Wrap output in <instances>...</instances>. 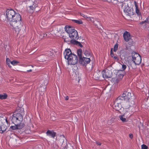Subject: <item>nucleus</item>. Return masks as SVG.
<instances>
[{"label": "nucleus", "instance_id": "38", "mask_svg": "<svg viewBox=\"0 0 149 149\" xmlns=\"http://www.w3.org/2000/svg\"><path fill=\"white\" fill-rule=\"evenodd\" d=\"M113 120H114V119H113V118L111 119H110L108 120V123H112V122L113 121Z\"/></svg>", "mask_w": 149, "mask_h": 149}, {"label": "nucleus", "instance_id": "42", "mask_svg": "<svg viewBox=\"0 0 149 149\" xmlns=\"http://www.w3.org/2000/svg\"><path fill=\"white\" fill-rule=\"evenodd\" d=\"M29 7L32 10L35 9V6H30Z\"/></svg>", "mask_w": 149, "mask_h": 149}, {"label": "nucleus", "instance_id": "44", "mask_svg": "<svg viewBox=\"0 0 149 149\" xmlns=\"http://www.w3.org/2000/svg\"><path fill=\"white\" fill-rule=\"evenodd\" d=\"M114 59L116 60L117 61H118V58L117 56H113V57Z\"/></svg>", "mask_w": 149, "mask_h": 149}, {"label": "nucleus", "instance_id": "43", "mask_svg": "<svg viewBox=\"0 0 149 149\" xmlns=\"http://www.w3.org/2000/svg\"><path fill=\"white\" fill-rule=\"evenodd\" d=\"M87 20L88 21H90L91 22L92 21V19L90 17H87Z\"/></svg>", "mask_w": 149, "mask_h": 149}, {"label": "nucleus", "instance_id": "37", "mask_svg": "<svg viewBox=\"0 0 149 149\" xmlns=\"http://www.w3.org/2000/svg\"><path fill=\"white\" fill-rule=\"evenodd\" d=\"M97 73H96L94 75H93V76H94V77L95 78H97V79H99V78H100V76H97H97Z\"/></svg>", "mask_w": 149, "mask_h": 149}, {"label": "nucleus", "instance_id": "52", "mask_svg": "<svg viewBox=\"0 0 149 149\" xmlns=\"http://www.w3.org/2000/svg\"><path fill=\"white\" fill-rule=\"evenodd\" d=\"M47 35V34H43V37H46Z\"/></svg>", "mask_w": 149, "mask_h": 149}, {"label": "nucleus", "instance_id": "15", "mask_svg": "<svg viewBox=\"0 0 149 149\" xmlns=\"http://www.w3.org/2000/svg\"><path fill=\"white\" fill-rule=\"evenodd\" d=\"M46 134L47 136H51L53 138H54L56 134V133L54 132L53 130H48L47 131Z\"/></svg>", "mask_w": 149, "mask_h": 149}, {"label": "nucleus", "instance_id": "56", "mask_svg": "<svg viewBox=\"0 0 149 149\" xmlns=\"http://www.w3.org/2000/svg\"><path fill=\"white\" fill-rule=\"evenodd\" d=\"M133 104H134V102L133 101Z\"/></svg>", "mask_w": 149, "mask_h": 149}, {"label": "nucleus", "instance_id": "47", "mask_svg": "<svg viewBox=\"0 0 149 149\" xmlns=\"http://www.w3.org/2000/svg\"><path fill=\"white\" fill-rule=\"evenodd\" d=\"M96 143L98 145L100 146L101 145V143L100 142H96Z\"/></svg>", "mask_w": 149, "mask_h": 149}, {"label": "nucleus", "instance_id": "32", "mask_svg": "<svg viewBox=\"0 0 149 149\" xmlns=\"http://www.w3.org/2000/svg\"><path fill=\"white\" fill-rule=\"evenodd\" d=\"M84 54L86 56H89L90 55V53L87 50H85L84 52Z\"/></svg>", "mask_w": 149, "mask_h": 149}, {"label": "nucleus", "instance_id": "4", "mask_svg": "<svg viewBox=\"0 0 149 149\" xmlns=\"http://www.w3.org/2000/svg\"><path fill=\"white\" fill-rule=\"evenodd\" d=\"M122 8L124 12L127 15L131 16L134 15L133 10L132 7H129L127 3H123Z\"/></svg>", "mask_w": 149, "mask_h": 149}, {"label": "nucleus", "instance_id": "39", "mask_svg": "<svg viewBox=\"0 0 149 149\" xmlns=\"http://www.w3.org/2000/svg\"><path fill=\"white\" fill-rule=\"evenodd\" d=\"M134 5H135V7H136V8H138V5H137V3L136 1H134Z\"/></svg>", "mask_w": 149, "mask_h": 149}, {"label": "nucleus", "instance_id": "1", "mask_svg": "<svg viewBox=\"0 0 149 149\" xmlns=\"http://www.w3.org/2000/svg\"><path fill=\"white\" fill-rule=\"evenodd\" d=\"M9 21L10 24L14 29L16 33L18 34L23 26L20 15L16 13Z\"/></svg>", "mask_w": 149, "mask_h": 149}, {"label": "nucleus", "instance_id": "31", "mask_svg": "<svg viewBox=\"0 0 149 149\" xmlns=\"http://www.w3.org/2000/svg\"><path fill=\"white\" fill-rule=\"evenodd\" d=\"M118 43H116L113 49V51L114 52H116L118 48Z\"/></svg>", "mask_w": 149, "mask_h": 149}, {"label": "nucleus", "instance_id": "50", "mask_svg": "<svg viewBox=\"0 0 149 149\" xmlns=\"http://www.w3.org/2000/svg\"><path fill=\"white\" fill-rule=\"evenodd\" d=\"M10 63H7V65H8L9 67L10 68V67H11V66L10 65Z\"/></svg>", "mask_w": 149, "mask_h": 149}, {"label": "nucleus", "instance_id": "18", "mask_svg": "<svg viewBox=\"0 0 149 149\" xmlns=\"http://www.w3.org/2000/svg\"><path fill=\"white\" fill-rule=\"evenodd\" d=\"M70 43L72 44L79 46L81 47H83V45L81 44L80 42L77 40H70Z\"/></svg>", "mask_w": 149, "mask_h": 149}, {"label": "nucleus", "instance_id": "19", "mask_svg": "<svg viewBox=\"0 0 149 149\" xmlns=\"http://www.w3.org/2000/svg\"><path fill=\"white\" fill-rule=\"evenodd\" d=\"M123 70H118L116 74V75L118 76V78L120 79H122L123 77L124 74H123Z\"/></svg>", "mask_w": 149, "mask_h": 149}, {"label": "nucleus", "instance_id": "45", "mask_svg": "<svg viewBox=\"0 0 149 149\" xmlns=\"http://www.w3.org/2000/svg\"><path fill=\"white\" fill-rule=\"evenodd\" d=\"M113 79H114V80H115V79H112V80H113ZM115 81H116V83H117L118 82H119V80L118 79H115Z\"/></svg>", "mask_w": 149, "mask_h": 149}, {"label": "nucleus", "instance_id": "53", "mask_svg": "<svg viewBox=\"0 0 149 149\" xmlns=\"http://www.w3.org/2000/svg\"><path fill=\"white\" fill-rule=\"evenodd\" d=\"M32 70H27V72H31Z\"/></svg>", "mask_w": 149, "mask_h": 149}, {"label": "nucleus", "instance_id": "23", "mask_svg": "<svg viewBox=\"0 0 149 149\" xmlns=\"http://www.w3.org/2000/svg\"><path fill=\"white\" fill-rule=\"evenodd\" d=\"M6 18V16L5 14H3L0 15V19L2 21H4Z\"/></svg>", "mask_w": 149, "mask_h": 149}, {"label": "nucleus", "instance_id": "49", "mask_svg": "<svg viewBox=\"0 0 149 149\" xmlns=\"http://www.w3.org/2000/svg\"><path fill=\"white\" fill-rule=\"evenodd\" d=\"M65 98L66 100H68L69 99V97L68 96H66V97H65Z\"/></svg>", "mask_w": 149, "mask_h": 149}, {"label": "nucleus", "instance_id": "36", "mask_svg": "<svg viewBox=\"0 0 149 149\" xmlns=\"http://www.w3.org/2000/svg\"><path fill=\"white\" fill-rule=\"evenodd\" d=\"M64 40V42H70V40H67V39H69V38H63Z\"/></svg>", "mask_w": 149, "mask_h": 149}, {"label": "nucleus", "instance_id": "51", "mask_svg": "<svg viewBox=\"0 0 149 149\" xmlns=\"http://www.w3.org/2000/svg\"><path fill=\"white\" fill-rule=\"evenodd\" d=\"M6 122V123H7V124H8V121L7 120V118H6V119H5V122Z\"/></svg>", "mask_w": 149, "mask_h": 149}, {"label": "nucleus", "instance_id": "54", "mask_svg": "<svg viewBox=\"0 0 149 149\" xmlns=\"http://www.w3.org/2000/svg\"><path fill=\"white\" fill-rule=\"evenodd\" d=\"M84 16H82L83 17H84L85 18H86L87 19V17H88L86 16H85L84 15Z\"/></svg>", "mask_w": 149, "mask_h": 149}, {"label": "nucleus", "instance_id": "3", "mask_svg": "<svg viewBox=\"0 0 149 149\" xmlns=\"http://www.w3.org/2000/svg\"><path fill=\"white\" fill-rule=\"evenodd\" d=\"M122 102L121 100L118 99V97L115 100L113 107L114 109L120 113H122L124 110V108L121 104V103Z\"/></svg>", "mask_w": 149, "mask_h": 149}, {"label": "nucleus", "instance_id": "12", "mask_svg": "<svg viewBox=\"0 0 149 149\" xmlns=\"http://www.w3.org/2000/svg\"><path fill=\"white\" fill-rule=\"evenodd\" d=\"M25 126L24 124H22L20 125L15 124L14 126H12L10 127V130H15L17 129H21Z\"/></svg>", "mask_w": 149, "mask_h": 149}, {"label": "nucleus", "instance_id": "6", "mask_svg": "<svg viewBox=\"0 0 149 149\" xmlns=\"http://www.w3.org/2000/svg\"><path fill=\"white\" fill-rule=\"evenodd\" d=\"M131 97L130 93L125 91L123 92L122 96L118 97V99L122 101L124 100L129 102L130 100H131Z\"/></svg>", "mask_w": 149, "mask_h": 149}, {"label": "nucleus", "instance_id": "20", "mask_svg": "<svg viewBox=\"0 0 149 149\" xmlns=\"http://www.w3.org/2000/svg\"><path fill=\"white\" fill-rule=\"evenodd\" d=\"M77 55L79 58V59L80 58H81L82 57V50L81 49H77Z\"/></svg>", "mask_w": 149, "mask_h": 149}, {"label": "nucleus", "instance_id": "24", "mask_svg": "<svg viewBox=\"0 0 149 149\" xmlns=\"http://www.w3.org/2000/svg\"><path fill=\"white\" fill-rule=\"evenodd\" d=\"M39 61L42 62H44L46 61V57L45 56H41L40 57Z\"/></svg>", "mask_w": 149, "mask_h": 149}, {"label": "nucleus", "instance_id": "22", "mask_svg": "<svg viewBox=\"0 0 149 149\" xmlns=\"http://www.w3.org/2000/svg\"><path fill=\"white\" fill-rule=\"evenodd\" d=\"M73 54H74L72 53V54H70L66 58H65V59L68 60V61L69 63L71 62V59H72L73 58Z\"/></svg>", "mask_w": 149, "mask_h": 149}, {"label": "nucleus", "instance_id": "10", "mask_svg": "<svg viewBox=\"0 0 149 149\" xmlns=\"http://www.w3.org/2000/svg\"><path fill=\"white\" fill-rule=\"evenodd\" d=\"M102 73V76L104 78H111L113 74L112 72L109 70H108L106 72L105 70H103Z\"/></svg>", "mask_w": 149, "mask_h": 149}, {"label": "nucleus", "instance_id": "9", "mask_svg": "<svg viewBox=\"0 0 149 149\" xmlns=\"http://www.w3.org/2000/svg\"><path fill=\"white\" fill-rule=\"evenodd\" d=\"M91 61L90 58L83 57L79 59V63L82 66H85Z\"/></svg>", "mask_w": 149, "mask_h": 149}, {"label": "nucleus", "instance_id": "41", "mask_svg": "<svg viewBox=\"0 0 149 149\" xmlns=\"http://www.w3.org/2000/svg\"><path fill=\"white\" fill-rule=\"evenodd\" d=\"M63 145H64V144H63V143L62 144V146L63 147V148L62 149H67V145L66 144V145L65 146H63Z\"/></svg>", "mask_w": 149, "mask_h": 149}, {"label": "nucleus", "instance_id": "28", "mask_svg": "<svg viewBox=\"0 0 149 149\" xmlns=\"http://www.w3.org/2000/svg\"><path fill=\"white\" fill-rule=\"evenodd\" d=\"M46 88V87L45 86H42L39 88V90L40 91L44 92L45 91Z\"/></svg>", "mask_w": 149, "mask_h": 149}, {"label": "nucleus", "instance_id": "30", "mask_svg": "<svg viewBox=\"0 0 149 149\" xmlns=\"http://www.w3.org/2000/svg\"><path fill=\"white\" fill-rule=\"evenodd\" d=\"M11 63L14 65H17V64L19 63L18 61H13L10 62Z\"/></svg>", "mask_w": 149, "mask_h": 149}, {"label": "nucleus", "instance_id": "55", "mask_svg": "<svg viewBox=\"0 0 149 149\" xmlns=\"http://www.w3.org/2000/svg\"><path fill=\"white\" fill-rule=\"evenodd\" d=\"M69 38L70 37H69ZM67 40H70V39H67Z\"/></svg>", "mask_w": 149, "mask_h": 149}, {"label": "nucleus", "instance_id": "17", "mask_svg": "<svg viewBox=\"0 0 149 149\" xmlns=\"http://www.w3.org/2000/svg\"><path fill=\"white\" fill-rule=\"evenodd\" d=\"M72 54L71 50L70 49H66L63 53V54L65 55V58H66L68 56Z\"/></svg>", "mask_w": 149, "mask_h": 149}, {"label": "nucleus", "instance_id": "48", "mask_svg": "<svg viewBox=\"0 0 149 149\" xmlns=\"http://www.w3.org/2000/svg\"><path fill=\"white\" fill-rule=\"evenodd\" d=\"M80 79H79V77H78V78H76V80L77 81V80H78V82H79V81H80Z\"/></svg>", "mask_w": 149, "mask_h": 149}, {"label": "nucleus", "instance_id": "40", "mask_svg": "<svg viewBox=\"0 0 149 149\" xmlns=\"http://www.w3.org/2000/svg\"><path fill=\"white\" fill-rule=\"evenodd\" d=\"M11 61H10V59L8 58H7L6 59V63H10Z\"/></svg>", "mask_w": 149, "mask_h": 149}, {"label": "nucleus", "instance_id": "5", "mask_svg": "<svg viewBox=\"0 0 149 149\" xmlns=\"http://www.w3.org/2000/svg\"><path fill=\"white\" fill-rule=\"evenodd\" d=\"M132 60L136 65H139L141 63V57L139 54L133 52L131 53Z\"/></svg>", "mask_w": 149, "mask_h": 149}, {"label": "nucleus", "instance_id": "27", "mask_svg": "<svg viewBox=\"0 0 149 149\" xmlns=\"http://www.w3.org/2000/svg\"><path fill=\"white\" fill-rule=\"evenodd\" d=\"M124 115H121L120 116L119 118L120 120H122V121L123 122H125L126 121V119L123 117Z\"/></svg>", "mask_w": 149, "mask_h": 149}, {"label": "nucleus", "instance_id": "35", "mask_svg": "<svg viewBox=\"0 0 149 149\" xmlns=\"http://www.w3.org/2000/svg\"><path fill=\"white\" fill-rule=\"evenodd\" d=\"M127 66L126 65H125V64H123L122 65V69L123 70V71L126 68Z\"/></svg>", "mask_w": 149, "mask_h": 149}, {"label": "nucleus", "instance_id": "46", "mask_svg": "<svg viewBox=\"0 0 149 149\" xmlns=\"http://www.w3.org/2000/svg\"><path fill=\"white\" fill-rule=\"evenodd\" d=\"M133 134H129V137L131 139H132L133 138Z\"/></svg>", "mask_w": 149, "mask_h": 149}, {"label": "nucleus", "instance_id": "29", "mask_svg": "<svg viewBox=\"0 0 149 149\" xmlns=\"http://www.w3.org/2000/svg\"><path fill=\"white\" fill-rule=\"evenodd\" d=\"M148 18H147L146 20H145V21H143L140 22L139 23L140 24L142 25V24H144L145 25H146V24L147 23H148Z\"/></svg>", "mask_w": 149, "mask_h": 149}, {"label": "nucleus", "instance_id": "33", "mask_svg": "<svg viewBox=\"0 0 149 149\" xmlns=\"http://www.w3.org/2000/svg\"><path fill=\"white\" fill-rule=\"evenodd\" d=\"M148 147L145 144H143L141 145V149H148Z\"/></svg>", "mask_w": 149, "mask_h": 149}, {"label": "nucleus", "instance_id": "34", "mask_svg": "<svg viewBox=\"0 0 149 149\" xmlns=\"http://www.w3.org/2000/svg\"><path fill=\"white\" fill-rule=\"evenodd\" d=\"M110 55L112 57H113L114 56V54H113V48H111L110 51Z\"/></svg>", "mask_w": 149, "mask_h": 149}, {"label": "nucleus", "instance_id": "25", "mask_svg": "<svg viewBox=\"0 0 149 149\" xmlns=\"http://www.w3.org/2000/svg\"><path fill=\"white\" fill-rule=\"evenodd\" d=\"M136 13L137 14V15H138L139 16V18L140 17H141V13L140 12V10L138 8H136ZM141 18L142 17H141Z\"/></svg>", "mask_w": 149, "mask_h": 149}, {"label": "nucleus", "instance_id": "8", "mask_svg": "<svg viewBox=\"0 0 149 149\" xmlns=\"http://www.w3.org/2000/svg\"><path fill=\"white\" fill-rule=\"evenodd\" d=\"M6 13L7 19L9 21L16 13L13 9H8L6 10Z\"/></svg>", "mask_w": 149, "mask_h": 149}, {"label": "nucleus", "instance_id": "26", "mask_svg": "<svg viewBox=\"0 0 149 149\" xmlns=\"http://www.w3.org/2000/svg\"><path fill=\"white\" fill-rule=\"evenodd\" d=\"M72 21L78 24H83V22L81 20H72Z\"/></svg>", "mask_w": 149, "mask_h": 149}, {"label": "nucleus", "instance_id": "13", "mask_svg": "<svg viewBox=\"0 0 149 149\" xmlns=\"http://www.w3.org/2000/svg\"><path fill=\"white\" fill-rule=\"evenodd\" d=\"M123 37L124 40L126 42H128L131 40L130 33L127 31H125L124 33Z\"/></svg>", "mask_w": 149, "mask_h": 149}, {"label": "nucleus", "instance_id": "21", "mask_svg": "<svg viewBox=\"0 0 149 149\" xmlns=\"http://www.w3.org/2000/svg\"><path fill=\"white\" fill-rule=\"evenodd\" d=\"M3 95L0 94V99L4 100L7 98L8 95L6 93H3Z\"/></svg>", "mask_w": 149, "mask_h": 149}, {"label": "nucleus", "instance_id": "11", "mask_svg": "<svg viewBox=\"0 0 149 149\" xmlns=\"http://www.w3.org/2000/svg\"><path fill=\"white\" fill-rule=\"evenodd\" d=\"M74 32L71 33L69 34V36L72 39L71 40H78L79 37L78 35V33L76 30H74Z\"/></svg>", "mask_w": 149, "mask_h": 149}, {"label": "nucleus", "instance_id": "7", "mask_svg": "<svg viewBox=\"0 0 149 149\" xmlns=\"http://www.w3.org/2000/svg\"><path fill=\"white\" fill-rule=\"evenodd\" d=\"M6 117L5 116H0V133H3L6 129L7 127L4 124L5 123Z\"/></svg>", "mask_w": 149, "mask_h": 149}, {"label": "nucleus", "instance_id": "2", "mask_svg": "<svg viewBox=\"0 0 149 149\" xmlns=\"http://www.w3.org/2000/svg\"><path fill=\"white\" fill-rule=\"evenodd\" d=\"M24 109L22 108H19L15 110V112L17 113L14 114L12 116L11 121L14 124L20 125L24 123H22L23 121L22 114L24 113Z\"/></svg>", "mask_w": 149, "mask_h": 149}, {"label": "nucleus", "instance_id": "16", "mask_svg": "<svg viewBox=\"0 0 149 149\" xmlns=\"http://www.w3.org/2000/svg\"><path fill=\"white\" fill-rule=\"evenodd\" d=\"M65 28L66 31L69 34L71 33L74 32V30L76 31L74 29L72 28V27L70 26H66Z\"/></svg>", "mask_w": 149, "mask_h": 149}, {"label": "nucleus", "instance_id": "14", "mask_svg": "<svg viewBox=\"0 0 149 149\" xmlns=\"http://www.w3.org/2000/svg\"><path fill=\"white\" fill-rule=\"evenodd\" d=\"M73 58L71 59L70 62H69V63L70 64L74 65L77 64L78 62V58L77 56L74 54H73Z\"/></svg>", "mask_w": 149, "mask_h": 149}]
</instances>
